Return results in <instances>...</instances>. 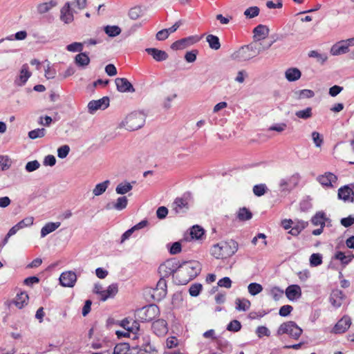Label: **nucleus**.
I'll return each mask as SVG.
<instances>
[{"instance_id":"nucleus-1","label":"nucleus","mask_w":354,"mask_h":354,"mask_svg":"<svg viewBox=\"0 0 354 354\" xmlns=\"http://www.w3.org/2000/svg\"><path fill=\"white\" fill-rule=\"evenodd\" d=\"M261 52V49H257V44L252 42L250 44L241 46L231 55L230 57L232 60L239 62H245L256 57Z\"/></svg>"},{"instance_id":"nucleus-2","label":"nucleus","mask_w":354,"mask_h":354,"mask_svg":"<svg viewBox=\"0 0 354 354\" xmlns=\"http://www.w3.org/2000/svg\"><path fill=\"white\" fill-rule=\"evenodd\" d=\"M303 330L293 321H288L281 324L277 329V335L287 334L294 339H298Z\"/></svg>"},{"instance_id":"nucleus-3","label":"nucleus","mask_w":354,"mask_h":354,"mask_svg":"<svg viewBox=\"0 0 354 354\" xmlns=\"http://www.w3.org/2000/svg\"><path fill=\"white\" fill-rule=\"evenodd\" d=\"M182 267L183 264H180L179 261L174 258L170 259L160 265L158 273L160 277L167 278L178 270L181 271Z\"/></svg>"},{"instance_id":"nucleus-4","label":"nucleus","mask_w":354,"mask_h":354,"mask_svg":"<svg viewBox=\"0 0 354 354\" xmlns=\"http://www.w3.org/2000/svg\"><path fill=\"white\" fill-rule=\"evenodd\" d=\"M160 310L156 304H149L137 310L136 315L142 322H149L158 317Z\"/></svg>"},{"instance_id":"nucleus-5","label":"nucleus","mask_w":354,"mask_h":354,"mask_svg":"<svg viewBox=\"0 0 354 354\" xmlns=\"http://www.w3.org/2000/svg\"><path fill=\"white\" fill-rule=\"evenodd\" d=\"M299 174H293L291 176L281 178L279 183V191L282 196H286L294 189L299 183Z\"/></svg>"},{"instance_id":"nucleus-6","label":"nucleus","mask_w":354,"mask_h":354,"mask_svg":"<svg viewBox=\"0 0 354 354\" xmlns=\"http://www.w3.org/2000/svg\"><path fill=\"white\" fill-rule=\"evenodd\" d=\"M145 115L141 112H133L126 118L127 129L135 131L142 127L145 123Z\"/></svg>"},{"instance_id":"nucleus-7","label":"nucleus","mask_w":354,"mask_h":354,"mask_svg":"<svg viewBox=\"0 0 354 354\" xmlns=\"http://www.w3.org/2000/svg\"><path fill=\"white\" fill-rule=\"evenodd\" d=\"M337 197L345 203L354 202V183L344 185L339 188Z\"/></svg>"},{"instance_id":"nucleus-8","label":"nucleus","mask_w":354,"mask_h":354,"mask_svg":"<svg viewBox=\"0 0 354 354\" xmlns=\"http://www.w3.org/2000/svg\"><path fill=\"white\" fill-rule=\"evenodd\" d=\"M110 100L107 96H104L97 100H91L88 103V112L94 114L97 110H105L109 106Z\"/></svg>"},{"instance_id":"nucleus-9","label":"nucleus","mask_w":354,"mask_h":354,"mask_svg":"<svg viewBox=\"0 0 354 354\" xmlns=\"http://www.w3.org/2000/svg\"><path fill=\"white\" fill-rule=\"evenodd\" d=\"M200 38L198 36H189L187 37L182 38L174 41L171 45V48L174 50H182L187 47L196 44L199 41Z\"/></svg>"},{"instance_id":"nucleus-10","label":"nucleus","mask_w":354,"mask_h":354,"mask_svg":"<svg viewBox=\"0 0 354 354\" xmlns=\"http://www.w3.org/2000/svg\"><path fill=\"white\" fill-rule=\"evenodd\" d=\"M180 264H183V267L180 270L183 271L185 270L189 274V279H185V282L188 281L190 279L196 277L200 272L201 268L200 265L198 262L196 261H183L180 263Z\"/></svg>"},{"instance_id":"nucleus-11","label":"nucleus","mask_w":354,"mask_h":354,"mask_svg":"<svg viewBox=\"0 0 354 354\" xmlns=\"http://www.w3.org/2000/svg\"><path fill=\"white\" fill-rule=\"evenodd\" d=\"M351 323V317L344 315L336 323L331 332L334 334L344 333L350 328Z\"/></svg>"},{"instance_id":"nucleus-12","label":"nucleus","mask_w":354,"mask_h":354,"mask_svg":"<svg viewBox=\"0 0 354 354\" xmlns=\"http://www.w3.org/2000/svg\"><path fill=\"white\" fill-rule=\"evenodd\" d=\"M59 279L62 286L72 288L77 281V275L75 272L66 271L61 274Z\"/></svg>"},{"instance_id":"nucleus-13","label":"nucleus","mask_w":354,"mask_h":354,"mask_svg":"<svg viewBox=\"0 0 354 354\" xmlns=\"http://www.w3.org/2000/svg\"><path fill=\"white\" fill-rule=\"evenodd\" d=\"M117 90L121 93H133L135 89L132 84L124 77H118L115 80Z\"/></svg>"},{"instance_id":"nucleus-14","label":"nucleus","mask_w":354,"mask_h":354,"mask_svg":"<svg viewBox=\"0 0 354 354\" xmlns=\"http://www.w3.org/2000/svg\"><path fill=\"white\" fill-rule=\"evenodd\" d=\"M344 298L345 295L342 290L339 289H334L330 293L329 301L334 308H338L342 306Z\"/></svg>"},{"instance_id":"nucleus-15","label":"nucleus","mask_w":354,"mask_h":354,"mask_svg":"<svg viewBox=\"0 0 354 354\" xmlns=\"http://www.w3.org/2000/svg\"><path fill=\"white\" fill-rule=\"evenodd\" d=\"M32 73L29 71V67L27 64L22 65L19 75L15 80V84L18 86H24L31 76Z\"/></svg>"},{"instance_id":"nucleus-16","label":"nucleus","mask_w":354,"mask_h":354,"mask_svg":"<svg viewBox=\"0 0 354 354\" xmlns=\"http://www.w3.org/2000/svg\"><path fill=\"white\" fill-rule=\"evenodd\" d=\"M317 181L324 187H333V183L337 180V177L331 172H326L317 178Z\"/></svg>"},{"instance_id":"nucleus-17","label":"nucleus","mask_w":354,"mask_h":354,"mask_svg":"<svg viewBox=\"0 0 354 354\" xmlns=\"http://www.w3.org/2000/svg\"><path fill=\"white\" fill-rule=\"evenodd\" d=\"M285 293L290 301H295L301 297V289L299 285L292 284L286 288Z\"/></svg>"},{"instance_id":"nucleus-18","label":"nucleus","mask_w":354,"mask_h":354,"mask_svg":"<svg viewBox=\"0 0 354 354\" xmlns=\"http://www.w3.org/2000/svg\"><path fill=\"white\" fill-rule=\"evenodd\" d=\"M145 51L151 55L156 62H163L168 59L169 55L165 50L156 48H147Z\"/></svg>"},{"instance_id":"nucleus-19","label":"nucleus","mask_w":354,"mask_h":354,"mask_svg":"<svg viewBox=\"0 0 354 354\" xmlns=\"http://www.w3.org/2000/svg\"><path fill=\"white\" fill-rule=\"evenodd\" d=\"M347 41L344 40L339 41L335 44L330 49V53L333 55H340L349 51Z\"/></svg>"},{"instance_id":"nucleus-20","label":"nucleus","mask_w":354,"mask_h":354,"mask_svg":"<svg viewBox=\"0 0 354 354\" xmlns=\"http://www.w3.org/2000/svg\"><path fill=\"white\" fill-rule=\"evenodd\" d=\"M270 30L266 25L259 24L256 26L253 30L254 39L255 41H260L265 39L269 35Z\"/></svg>"},{"instance_id":"nucleus-21","label":"nucleus","mask_w":354,"mask_h":354,"mask_svg":"<svg viewBox=\"0 0 354 354\" xmlns=\"http://www.w3.org/2000/svg\"><path fill=\"white\" fill-rule=\"evenodd\" d=\"M167 322L164 319H157L152 324V329L156 335L161 336L167 333Z\"/></svg>"},{"instance_id":"nucleus-22","label":"nucleus","mask_w":354,"mask_h":354,"mask_svg":"<svg viewBox=\"0 0 354 354\" xmlns=\"http://www.w3.org/2000/svg\"><path fill=\"white\" fill-rule=\"evenodd\" d=\"M60 19L66 24H69L73 20V15L71 10V3L66 2L61 9Z\"/></svg>"},{"instance_id":"nucleus-23","label":"nucleus","mask_w":354,"mask_h":354,"mask_svg":"<svg viewBox=\"0 0 354 354\" xmlns=\"http://www.w3.org/2000/svg\"><path fill=\"white\" fill-rule=\"evenodd\" d=\"M75 64L80 68H84L90 63V58L86 53H80L75 55Z\"/></svg>"},{"instance_id":"nucleus-24","label":"nucleus","mask_w":354,"mask_h":354,"mask_svg":"<svg viewBox=\"0 0 354 354\" xmlns=\"http://www.w3.org/2000/svg\"><path fill=\"white\" fill-rule=\"evenodd\" d=\"M28 295L26 292L17 293L12 303L19 308L21 309L27 304Z\"/></svg>"},{"instance_id":"nucleus-25","label":"nucleus","mask_w":354,"mask_h":354,"mask_svg":"<svg viewBox=\"0 0 354 354\" xmlns=\"http://www.w3.org/2000/svg\"><path fill=\"white\" fill-rule=\"evenodd\" d=\"M301 76V73L297 68H289L285 72V77L289 82L298 80Z\"/></svg>"},{"instance_id":"nucleus-26","label":"nucleus","mask_w":354,"mask_h":354,"mask_svg":"<svg viewBox=\"0 0 354 354\" xmlns=\"http://www.w3.org/2000/svg\"><path fill=\"white\" fill-rule=\"evenodd\" d=\"M118 291V285L112 283L108 286L106 290H104L101 296V300L104 301L109 298L113 297Z\"/></svg>"},{"instance_id":"nucleus-27","label":"nucleus","mask_w":354,"mask_h":354,"mask_svg":"<svg viewBox=\"0 0 354 354\" xmlns=\"http://www.w3.org/2000/svg\"><path fill=\"white\" fill-rule=\"evenodd\" d=\"M61 225L60 222L47 223L41 230V237L44 238L48 234L56 230Z\"/></svg>"},{"instance_id":"nucleus-28","label":"nucleus","mask_w":354,"mask_h":354,"mask_svg":"<svg viewBox=\"0 0 354 354\" xmlns=\"http://www.w3.org/2000/svg\"><path fill=\"white\" fill-rule=\"evenodd\" d=\"M174 210L176 214H180L184 212L183 208L185 209H188V202L183 198H176L174 202Z\"/></svg>"},{"instance_id":"nucleus-29","label":"nucleus","mask_w":354,"mask_h":354,"mask_svg":"<svg viewBox=\"0 0 354 354\" xmlns=\"http://www.w3.org/2000/svg\"><path fill=\"white\" fill-rule=\"evenodd\" d=\"M334 259L339 260L343 266H346L354 259V254H351L346 255L344 252L342 251H337L335 252Z\"/></svg>"},{"instance_id":"nucleus-30","label":"nucleus","mask_w":354,"mask_h":354,"mask_svg":"<svg viewBox=\"0 0 354 354\" xmlns=\"http://www.w3.org/2000/svg\"><path fill=\"white\" fill-rule=\"evenodd\" d=\"M158 292V299L164 298L167 295V282L165 278L160 277V279L157 283L155 292Z\"/></svg>"},{"instance_id":"nucleus-31","label":"nucleus","mask_w":354,"mask_h":354,"mask_svg":"<svg viewBox=\"0 0 354 354\" xmlns=\"http://www.w3.org/2000/svg\"><path fill=\"white\" fill-rule=\"evenodd\" d=\"M223 245L224 250H225L227 252L226 254L228 256H232L239 249L238 243L233 239H231L229 241L225 242Z\"/></svg>"},{"instance_id":"nucleus-32","label":"nucleus","mask_w":354,"mask_h":354,"mask_svg":"<svg viewBox=\"0 0 354 354\" xmlns=\"http://www.w3.org/2000/svg\"><path fill=\"white\" fill-rule=\"evenodd\" d=\"M190 235L192 239L201 240L205 235V230L202 227L196 225L192 227Z\"/></svg>"},{"instance_id":"nucleus-33","label":"nucleus","mask_w":354,"mask_h":354,"mask_svg":"<svg viewBox=\"0 0 354 354\" xmlns=\"http://www.w3.org/2000/svg\"><path fill=\"white\" fill-rule=\"evenodd\" d=\"M236 310L238 311H247L251 305L247 299L236 298L235 300Z\"/></svg>"},{"instance_id":"nucleus-34","label":"nucleus","mask_w":354,"mask_h":354,"mask_svg":"<svg viewBox=\"0 0 354 354\" xmlns=\"http://www.w3.org/2000/svg\"><path fill=\"white\" fill-rule=\"evenodd\" d=\"M252 217V213L251 212V211L243 207H241L239 208L238 212H237V215H236V218L241 221H248L250 219H251Z\"/></svg>"},{"instance_id":"nucleus-35","label":"nucleus","mask_w":354,"mask_h":354,"mask_svg":"<svg viewBox=\"0 0 354 354\" xmlns=\"http://www.w3.org/2000/svg\"><path fill=\"white\" fill-rule=\"evenodd\" d=\"M206 41L209 44L210 48L213 50H218L221 48V43L219 38L214 35H208L206 37Z\"/></svg>"},{"instance_id":"nucleus-36","label":"nucleus","mask_w":354,"mask_h":354,"mask_svg":"<svg viewBox=\"0 0 354 354\" xmlns=\"http://www.w3.org/2000/svg\"><path fill=\"white\" fill-rule=\"evenodd\" d=\"M109 184L110 181L109 180H106L102 183L97 184L93 190L94 196H100L104 193Z\"/></svg>"},{"instance_id":"nucleus-37","label":"nucleus","mask_w":354,"mask_h":354,"mask_svg":"<svg viewBox=\"0 0 354 354\" xmlns=\"http://www.w3.org/2000/svg\"><path fill=\"white\" fill-rule=\"evenodd\" d=\"M57 5V1L51 0L48 2L40 3L37 6V11L40 14H44Z\"/></svg>"},{"instance_id":"nucleus-38","label":"nucleus","mask_w":354,"mask_h":354,"mask_svg":"<svg viewBox=\"0 0 354 354\" xmlns=\"http://www.w3.org/2000/svg\"><path fill=\"white\" fill-rule=\"evenodd\" d=\"M105 33L110 37H115L121 33V28L118 26H106L104 27Z\"/></svg>"},{"instance_id":"nucleus-39","label":"nucleus","mask_w":354,"mask_h":354,"mask_svg":"<svg viewBox=\"0 0 354 354\" xmlns=\"http://www.w3.org/2000/svg\"><path fill=\"white\" fill-rule=\"evenodd\" d=\"M133 186L129 182L121 183L115 188V192L118 194L124 195L131 191Z\"/></svg>"},{"instance_id":"nucleus-40","label":"nucleus","mask_w":354,"mask_h":354,"mask_svg":"<svg viewBox=\"0 0 354 354\" xmlns=\"http://www.w3.org/2000/svg\"><path fill=\"white\" fill-rule=\"evenodd\" d=\"M295 115L299 119H310L313 117V109L311 107H307L305 109L297 111Z\"/></svg>"},{"instance_id":"nucleus-41","label":"nucleus","mask_w":354,"mask_h":354,"mask_svg":"<svg viewBox=\"0 0 354 354\" xmlns=\"http://www.w3.org/2000/svg\"><path fill=\"white\" fill-rule=\"evenodd\" d=\"M295 94L297 95V99L298 100L312 98L315 96L314 91L310 89L299 90L295 91Z\"/></svg>"},{"instance_id":"nucleus-42","label":"nucleus","mask_w":354,"mask_h":354,"mask_svg":"<svg viewBox=\"0 0 354 354\" xmlns=\"http://www.w3.org/2000/svg\"><path fill=\"white\" fill-rule=\"evenodd\" d=\"M129 349V344L120 343L115 345L113 351V354H129L128 352Z\"/></svg>"},{"instance_id":"nucleus-43","label":"nucleus","mask_w":354,"mask_h":354,"mask_svg":"<svg viewBox=\"0 0 354 354\" xmlns=\"http://www.w3.org/2000/svg\"><path fill=\"white\" fill-rule=\"evenodd\" d=\"M248 290L251 295L255 296L263 290V286L260 283L252 282L248 285Z\"/></svg>"},{"instance_id":"nucleus-44","label":"nucleus","mask_w":354,"mask_h":354,"mask_svg":"<svg viewBox=\"0 0 354 354\" xmlns=\"http://www.w3.org/2000/svg\"><path fill=\"white\" fill-rule=\"evenodd\" d=\"M46 129L44 128H38L28 132V137L32 140L39 138H43L46 135Z\"/></svg>"},{"instance_id":"nucleus-45","label":"nucleus","mask_w":354,"mask_h":354,"mask_svg":"<svg viewBox=\"0 0 354 354\" xmlns=\"http://www.w3.org/2000/svg\"><path fill=\"white\" fill-rule=\"evenodd\" d=\"M143 15V10L140 6L131 8L129 11V17L133 20L138 19Z\"/></svg>"},{"instance_id":"nucleus-46","label":"nucleus","mask_w":354,"mask_h":354,"mask_svg":"<svg viewBox=\"0 0 354 354\" xmlns=\"http://www.w3.org/2000/svg\"><path fill=\"white\" fill-rule=\"evenodd\" d=\"M253 193L255 196L259 197L264 195L268 190L266 184L261 183L258 185H255L253 187Z\"/></svg>"},{"instance_id":"nucleus-47","label":"nucleus","mask_w":354,"mask_h":354,"mask_svg":"<svg viewBox=\"0 0 354 354\" xmlns=\"http://www.w3.org/2000/svg\"><path fill=\"white\" fill-rule=\"evenodd\" d=\"M324 220H328L326 214L324 212H318L312 217L311 223L314 225L318 226Z\"/></svg>"},{"instance_id":"nucleus-48","label":"nucleus","mask_w":354,"mask_h":354,"mask_svg":"<svg viewBox=\"0 0 354 354\" xmlns=\"http://www.w3.org/2000/svg\"><path fill=\"white\" fill-rule=\"evenodd\" d=\"M223 250L224 248L223 245H220L219 244H216L212 248L211 254L216 259H223L224 258Z\"/></svg>"},{"instance_id":"nucleus-49","label":"nucleus","mask_w":354,"mask_h":354,"mask_svg":"<svg viewBox=\"0 0 354 354\" xmlns=\"http://www.w3.org/2000/svg\"><path fill=\"white\" fill-rule=\"evenodd\" d=\"M241 323L236 319H234L227 325L226 329L228 331L236 333L241 329Z\"/></svg>"},{"instance_id":"nucleus-50","label":"nucleus","mask_w":354,"mask_h":354,"mask_svg":"<svg viewBox=\"0 0 354 354\" xmlns=\"http://www.w3.org/2000/svg\"><path fill=\"white\" fill-rule=\"evenodd\" d=\"M260 9L257 6H251L247 8L244 12L246 18L252 19L259 15Z\"/></svg>"},{"instance_id":"nucleus-51","label":"nucleus","mask_w":354,"mask_h":354,"mask_svg":"<svg viewBox=\"0 0 354 354\" xmlns=\"http://www.w3.org/2000/svg\"><path fill=\"white\" fill-rule=\"evenodd\" d=\"M167 248L171 254H177L180 252L182 247L180 242L176 241L173 243H168Z\"/></svg>"},{"instance_id":"nucleus-52","label":"nucleus","mask_w":354,"mask_h":354,"mask_svg":"<svg viewBox=\"0 0 354 354\" xmlns=\"http://www.w3.org/2000/svg\"><path fill=\"white\" fill-rule=\"evenodd\" d=\"M84 44L81 42H73L66 46V50L69 52H79L82 53Z\"/></svg>"},{"instance_id":"nucleus-53","label":"nucleus","mask_w":354,"mask_h":354,"mask_svg":"<svg viewBox=\"0 0 354 354\" xmlns=\"http://www.w3.org/2000/svg\"><path fill=\"white\" fill-rule=\"evenodd\" d=\"M322 263V255L319 253H314L310 257V264L313 267H316Z\"/></svg>"},{"instance_id":"nucleus-54","label":"nucleus","mask_w":354,"mask_h":354,"mask_svg":"<svg viewBox=\"0 0 354 354\" xmlns=\"http://www.w3.org/2000/svg\"><path fill=\"white\" fill-rule=\"evenodd\" d=\"M115 203V209L118 211H121L125 209L128 204V199L126 196H120L118 198Z\"/></svg>"},{"instance_id":"nucleus-55","label":"nucleus","mask_w":354,"mask_h":354,"mask_svg":"<svg viewBox=\"0 0 354 354\" xmlns=\"http://www.w3.org/2000/svg\"><path fill=\"white\" fill-rule=\"evenodd\" d=\"M308 56L310 57L316 58L317 61L318 62H319L320 64H324L326 61V59L328 58L326 55L319 53L317 50H311V51H310L309 53H308Z\"/></svg>"},{"instance_id":"nucleus-56","label":"nucleus","mask_w":354,"mask_h":354,"mask_svg":"<svg viewBox=\"0 0 354 354\" xmlns=\"http://www.w3.org/2000/svg\"><path fill=\"white\" fill-rule=\"evenodd\" d=\"M203 286L201 283H196L192 284L189 289V295L192 297H197L202 290Z\"/></svg>"},{"instance_id":"nucleus-57","label":"nucleus","mask_w":354,"mask_h":354,"mask_svg":"<svg viewBox=\"0 0 354 354\" xmlns=\"http://www.w3.org/2000/svg\"><path fill=\"white\" fill-rule=\"evenodd\" d=\"M34 218L32 216L26 217L21 221H20L19 223H17V227H19L21 229H23L26 227H30L33 224Z\"/></svg>"},{"instance_id":"nucleus-58","label":"nucleus","mask_w":354,"mask_h":354,"mask_svg":"<svg viewBox=\"0 0 354 354\" xmlns=\"http://www.w3.org/2000/svg\"><path fill=\"white\" fill-rule=\"evenodd\" d=\"M70 147L67 145L61 146L57 149V156L61 158H65L69 153Z\"/></svg>"},{"instance_id":"nucleus-59","label":"nucleus","mask_w":354,"mask_h":354,"mask_svg":"<svg viewBox=\"0 0 354 354\" xmlns=\"http://www.w3.org/2000/svg\"><path fill=\"white\" fill-rule=\"evenodd\" d=\"M283 290L280 288L275 286L270 290V295L275 301H278L282 297Z\"/></svg>"},{"instance_id":"nucleus-60","label":"nucleus","mask_w":354,"mask_h":354,"mask_svg":"<svg viewBox=\"0 0 354 354\" xmlns=\"http://www.w3.org/2000/svg\"><path fill=\"white\" fill-rule=\"evenodd\" d=\"M40 167V163L37 160L29 161L26 163L25 169L28 172H32Z\"/></svg>"},{"instance_id":"nucleus-61","label":"nucleus","mask_w":354,"mask_h":354,"mask_svg":"<svg viewBox=\"0 0 354 354\" xmlns=\"http://www.w3.org/2000/svg\"><path fill=\"white\" fill-rule=\"evenodd\" d=\"M312 138L315 145L317 147H320L324 142L322 136L317 131H313L312 133Z\"/></svg>"},{"instance_id":"nucleus-62","label":"nucleus","mask_w":354,"mask_h":354,"mask_svg":"<svg viewBox=\"0 0 354 354\" xmlns=\"http://www.w3.org/2000/svg\"><path fill=\"white\" fill-rule=\"evenodd\" d=\"M256 334L259 338H261L263 336L269 337L270 335V332L267 327L261 326L257 328Z\"/></svg>"},{"instance_id":"nucleus-63","label":"nucleus","mask_w":354,"mask_h":354,"mask_svg":"<svg viewBox=\"0 0 354 354\" xmlns=\"http://www.w3.org/2000/svg\"><path fill=\"white\" fill-rule=\"evenodd\" d=\"M293 310V307L290 305H284L282 306L279 311V315L281 317H287L288 316L291 312Z\"/></svg>"},{"instance_id":"nucleus-64","label":"nucleus","mask_w":354,"mask_h":354,"mask_svg":"<svg viewBox=\"0 0 354 354\" xmlns=\"http://www.w3.org/2000/svg\"><path fill=\"white\" fill-rule=\"evenodd\" d=\"M340 223L344 227H349L354 224V216L349 215L347 217L341 218Z\"/></svg>"}]
</instances>
